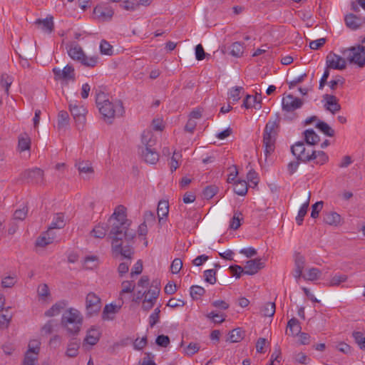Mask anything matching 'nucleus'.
<instances>
[{"label": "nucleus", "mask_w": 365, "mask_h": 365, "mask_svg": "<svg viewBox=\"0 0 365 365\" xmlns=\"http://www.w3.org/2000/svg\"><path fill=\"white\" fill-rule=\"evenodd\" d=\"M126 209L123 205H118L108 219L111 230L108 237L112 240V252L115 257L120 255L130 261L134 255L133 247L129 245L135 236L134 230H130V221L127 219Z\"/></svg>", "instance_id": "obj_1"}, {"label": "nucleus", "mask_w": 365, "mask_h": 365, "mask_svg": "<svg viewBox=\"0 0 365 365\" xmlns=\"http://www.w3.org/2000/svg\"><path fill=\"white\" fill-rule=\"evenodd\" d=\"M96 103L104 120L108 123H111L112 119L115 116H121L124 113L122 102H110L104 92L100 91L96 93Z\"/></svg>", "instance_id": "obj_2"}, {"label": "nucleus", "mask_w": 365, "mask_h": 365, "mask_svg": "<svg viewBox=\"0 0 365 365\" xmlns=\"http://www.w3.org/2000/svg\"><path fill=\"white\" fill-rule=\"evenodd\" d=\"M61 324L66 329L68 335L75 336L81 329L83 317L78 309L69 308L62 314Z\"/></svg>", "instance_id": "obj_3"}, {"label": "nucleus", "mask_w": 365, "mask_h": 365, "mask_svg": "<svg viewBox=\"0 0 365 365\" xmlns=\"http://www.w3.org/2000/svg\"><path fill=\"white\" fill-rule=\"evenodd\" d=\"M280 118L277 115L274 120H269L265 125L263 133V145L264 153L267 156L275 148V141L279 132Z\"/></svg>", "instance_id": "obj_4"}, {"label": "nucleus", "mask_w": 365, "mask_h": 365, "mask_svg": "<svg viewBox=\"0 0 365 365\" xmlns=\"http://www.w3.org/2000/svg\"><path fill=\"white\" fill-rule=\"evenodd\" d=\"M142 143L144 147L141 148V155L144 160L150 164H155L159 160V155L153 146L155 140L152 138L150 132H143L142 134Z\"/></svg>", "instance_id": "obj_5"}, {"label": "nucleus", "mask_w": 365, "mask_h": 365, "mask_svg": "<svg viewBox=\"0 0 365 365\" xmlns=\"http://www.w3.org/2000/svg\"><path fill=\"white\" fill-rule=\"evenodd\" d=\"M350 63H354L362 68L365 66V46H351L342 52Z\"/></svg>", "instance_id": "obj_6"}, {"label": "nucleus", "mask_w": 365, "mask_h": 365, "mask_svg": "<svg viewBox=\"0 0 365 365\" xmlns=\"http://www.w3.org/2000/svg\"><path fill=\"white\" fill-rule=\"evenodd\" d=\"M20 180L27 183H41L43 180V170L38 168L25 170L21 173Z\"/></svg>", "instance_id": "obj_7"}, {"label": "nucleus", "mask_w": 365, "mask_h": 365, "mask_svg": "<svg viewBox=\"0 0 365 365\" xmlns=\"http://www.w3.org/2000/svg\"><path fill=\"white\" fill-rule=\"evenodd\" d=\"M55 81H74L75 70L73 66L67 64L63 69L53 68L52 70Z\"/></svg>", "instance_id": "obj_8"}, {"label": "nucleus", "mask_w": 365, "mask_h": 365, "mask_svg": "<svg viewBox=\"0 0 365 365\" xmlns=\"http://www.w3.org/2000/svg\"><path fill=\"white\" fill-rule=\"evenodd\" d=\"M292 153L298 160L307 163L314 159V155L306 153L304 143L302 141L297 142L291 147Z\"/></svg>", "instance_id": "obj_9"}, {"label": "nucleus", "mask_w": 365, "mask_h": 365, "mask_svg": "<svg viewBox=\"0 0 365 365\" xmlns=\"http://www.w3.org/2000/svg\"><path fill=\"white\" fill-rule=\"evenodd\" d=\"M86 307L87 314L90 316L97 314L101 308L100 297L94 292H90L86 298Z\"/></svg>", "instance_id": "obj_10"}, {"label": "nucleus", "mask_w": 365, "mask_h": 365, "mask_svg": "<svg viewBox=\"0 0 365 365\" xmlns=\"http://www.w3.org/2000/svg\"><path fill=\"white\" fill-rule=\"evenodd\" d=\"M303 101L292 94H288L282 98V111H295L297 109L302 108Z\"/></svg>", "instance_id": "obj_11"}, {"label": "nucleus", "mask_w": 365, "mask_h": 365, "mask_svg": "<svg viewBox=\"0 0 365 365\" xmlns=\"http://www.w3.org/2000/svg\"><path fill=\"white\" fill-rule=\"evenodd\" d=\"M327 68L336 70H344L346 66V60L341 56L330 52L326 58Z\"/></svg>", "instance_id": "obj_12"}, {"label": "nucleus", "mask_w": 365, "mask_h": 365, "mask_svg": "<svg viewBox=\"0 0 365 365\" xmlns=\"http://www.w3.org/2000/svg\"><path fill=\"white\" fill-rule=\"evenodd\" d=\"M69 110L77 123L78 129L83 128L86 123V108L83 106H78L71 103L69 105Z\"/></svg>", "instance_id": "obj_13"}, {"label": "nucleus", "mask_w": 365, "mask_h": 365, "mask_svg": "<svg viewBox=\"0 0 365 365\" xmlns=\"http://www.w3.org/2000/svg\"><path fill=\"white\" fill-rule=\"evenodd\" d=\"M39 349L40 348L37 341H31L29 344V349L25 354L23 365H35Z\"/></svg>", "instance_id": "obj_14"}, {"label": "nucleus", "mask_w": 365, "mask_h": 365, "mask_svg": "<svg viewBox=\"0 0 365 365\" xmlns=\"http://www.w3.org/2000/svg\"><path fill=\"white\" fill-rule=\"evenodd\" d=\"M323 101L325 102L324 108L332 114L339 111L341 108V105L339 103V99L334 95L324 94L323 96Z\"/></svg>", "instance_id": "obj_15"}, {"label": "nucleus", "mask_w": 365, "mask_h": 365, "mask_svg": "<svg viewBox=\"0 0 365 365\" xmlns=\"http://www.w3.org/2000/svg\"><path fill=\"white\" fill-rule=\"evenodd\" d=\"M264 267V264L259 258L248 260L244 267V274L253 275L258 272V271L262 269Z\"/></svg>", "instance_id": "obj_16"}, {"label": "nucleus", "mask_w": 365, "mask_h": 365, "mask_svg": "<svg viewBox=\"0 0 365 365\" xmlns=\"http://www.w3.org/2000/svg\"><path fill=\"white\" fill-rule=\"evenodd\" d=\"M344 21L346 26L352 30H356L365 24V18H361L353 14L346 15Z\"/></svg>", "instance_id": "obj_17"}, {"label": "nucleus", "mask_w": 365, "mask_h": 365, "mask_svg": "<svg viewBox=\"0 0 365 365\" xmlns=\"http://www.w3.org/2000/svg\"><path fill=\"white\" fill-rule=\"evenodd\" d=\"M111 230V225L108 221L107 223H98L91 231V235L95 238L103 239L107 234L108 229Z\"/></svg>", "instance_id": "obj_18"}, {"label": "nucleus", "mask_w": 365, "mask_h": 365, "mask_svg": "<svg viewBox=\"0 0 365 365\" xmlns=\"http://www.w3.org/2000/svg\"><path fill=\"white\" fill-rule=\"evenodd\" d=\"M80 344H81L80 339H78L76 337H73L70 340V341L68 344L66 352V356H68V357L76 356L78 354V349L80 347Z\"/></svg>", "instance_id": "obj_19"}, {"label": "nucleus", "mask_w": 365, "mask_h": 365, "mask_svg": "<svg viewBox=\"0 0 365 365\" xmlns=\"http://www.w3.org/2000/svg\"><path fill=\"white\" fill-rule=\"evenodd\" d=\"M324 222L332 226H338L341 222V216L334 211L327 212L324 215Z\"/></svg>", "instance_id": "obj_20"}, {"label": "nucleus", "mask_w": 365, "mask_h": 365, "mask_svg": "<svg viewBox=\"0 0 365 365\" xmlns=\"http://www.w3.org/2000/svg\"><path fill=\"white\" fill-rule=\"evenodd\" d=\"M287 334L295 336L301 332V327L297 319L293 317L287 323Z\"/></svg>", "instance_id": "obj_21"}, {"label": "nucleus", "mask_w": 365, "mask_h": 365, "mask_svg": "<svg viewBox=\"0 0 365 365\" xmlns=\"http://www.w3.org/2000/svg\"><path fill=\"white\" fill-rule=\"evenodd\" d=\"M68 54L74 61L80 62L81 59H83L85 53L80 46L75 45L68 50Z\"/></svg>", "instance_id": "obj_22"}, {"label": "nucleus", "mask_w": 365, "mask_h": 365, "mask_svg": "<svg viewBox=\"0 0 365 365\" xmlns=\"http://www.w3.org/2000/svg\"><path fill=\"white\" fill-rule=\"evenodd\" d=\"M304 140L307 144L314 145L320 141V137L313 129H308L304 132Z\"/></svg>", "instance_id": "obj_23"}, {"label": "nucleus", "mask_w": 365, "mask_h": 365, "mask_svg": "<svg viewBox=\"0 0 365 365\" xmlns=\"http://www.w3.org/2000/svg\"><path fill=\"white\" fill-rule=\"evenodd\" d=\"M66 306V303L65 302H58L45 312V315L48 317L58 315L65 309Z\"/></svg>", "instance_id": "obj_24"}, {"label": "nucleus", "mask_w": 365, "mask_h": 365, "mask_svg": "<svg viewBox=\"0 0 365 365\" xmlns=\"http://www.w3.org/2000/svg\"><path fill=\"white\" fill-rule=\"evenodd\" d=\"M100 339V333L97 329H91L87 331L86 338L84 339V343L89 345H95L98 343Z\"/></svg>", "instance_id": "obj_25"}, {"label": "nucleus", "mask_w": 365, "mask_h": 365, "mask_svg": "<svg viewBox=\"0 0 365 365\" xmlns=\"http://www.w3.org/2000/svg\"><path fill=\"white\" fill-rule=\"evenodd\" d=\"M36 24H38L41 26V29L48 33H51L53 30V17L46 18L45 19H37L36 21Z\"/></svg>", "instance_id": "obj_26"}, {"label": "nucleus", "mask_w": 365, "mask_h": 365, "mask_svg": "<svg viewBox=\"0 0 365 365\" xmlns=\"http://www.w3.org/2000/svg\"><path fill=\"white\" fill-rule=\"evenodd\" d=\"M169 212V205L168 202L165 200H160L158 205L157 214L159 218V222L166 217L168 215Z\"/></svg>", "instance_id": "obj_27"}, {"label": "nucleus", "mask_w": 365, "mask_h": 365, "mask_svg": "<svg viewBox=\"0 0 365 365\" xmlns=\"http://www.w3.org/2000/svg\"><path fill=\"white\" fill-rule=\"evenodd\" d=\"M248 190L247 182L245 180H237L234 184L233 190L238 195L244 196Z\"/></svg>", "instance_id": "obj_28"}, {"label": "nucleus", "mask_w": 365, "mask_h": 365, "mask_svg": "<svg viewBox=\"0 0 365 365\" xmlns=\"http://www.w3.org/2000/svg\"><path fill=\"white\" fill-rule=\"evenodd\" d=\"M80 173L91 175L94 173L91 163L89 161H81L76 164Z\"/></svg>", "instance_id": "obj_29"}, {"label": "nucleus", "mask_w": 365, "mask_h": 365, "mask_svg": "<svg viewBox=\"0 0 365 365\" xmlns=\"http://www.w3.org/2000/svg\"><path fill=\"white\" fill-rule=\"evenodd\" d=\"M18 146L21 152L30 149L31 138L26 133H24L19 136Z\"/></svg>", "instance_id": "obj_30"}, {"label": "nucleus", "mask_w": 365, "mask_h": 365, "mask_svg": "<svg viewBox=\"0 0 365 365\" xmlns=\"http://www.w3.org/2000/svg\"><path fill=\"white\" fill-rule=\"evenodd\" d=\"M245 332L240 329H234L229 333L227 341L232 343L239 342L244 337Z\"/></svg>", "instance_id": "obj_31"}, {"label": "nucleus", "mask_w": 365, "mask_h": 365, "mask_svg": "<svg viewBox=\"0 0 365 365\" xmlns=\"http://www.w3.org/2000/svg\"><path fill=\"white\" fill-rule=\"evenodd\" d=\"M66 222L64 215L62 212L57 213L49 227L53 229H62L65 227Z\"/></svg>", "instance_id": "obj_32"}, {"label": "nucleus", "mask_w": 365, "mask_h": 365, "mask_svg": "<svg viewBox=\"0 0 365 365\" xmlns=\"http://www.w3.org/2000/svg\"><path fill=\"white\" fill-rule=\"evenodd\" d=\"M94 12L103 19H111L114 14L113 9L110 7H96L94 9Z\"/></svg>", "instance_id": "obj_33"}, {"label": "nucleus", "mask_w": 365, "mask_h": 365, "mask_svg": "<svg viewBox=\"0 0 365 365\" xmlns=\"http://www.w3.org/2000/svg\"><path fill=\"white\" fill-rule=\"evenodd\" d=\"M9 309L10 307L6 308V313L0 315V329H7L10 324L13 316L8 312Z\"/></svg>", "instance_id": "obj_34"}, {"label": "nucleus", "mask_w": 365, "mask_h": 365, "mask_svg": "<svg viewBox=\"0 0 365 365\" xmlns=\"http://www.w3.org/2000/svg\"><path fill=\"white\" fill-rule=\"evenodd\" d=\"M69 124V115L65 110H61L58 115V128L62 129Z\"/></svg>", "instance_id": "obj_35"}, {"label": "nucleus", "mask_w": 365, "mask_h": 365, "mask_svg": "<svg viewBox=\"0 0 365 365\" xmlns=\"http://www.w3.org/2000/svg\"><path fill=\"white\" fill-rule=\"evenodd\" d=\"M316 128L327 136L333 137L334 135V130L324 121H319L316 125Z\"/></svg>", "instance_id": "obj_36"}, {"label": "nucleus", "mask_w": 365, "mask_h": 365, "mask_svg": "<svg viewBox=\"0 0 365 365\" xmlns=\"http://www.w3.org/2000/svg\"><path fill=\"white\" fill-rule=\"evenodd\" d=\"M260 102L261 100L257 101V96L254 97L252 96L247 95L243 101L242 106L246 108L255 107L256 109H259L261 106H259V108H257L256 104L257 103L260 105Z\"/></svg>", "instance_id": "obj_37"}, {"label": "nucleus", "mask_w": 365, "mask_h": 365, "mask_svg": "<svg viewBox=\"0 0 365 365\" xmlns=\"http://www.w3.org/2000/svg\"><path fill=\"white\" fill-rule=\"evenodd\" d=\"M244 51L243 43L236 41L231 45L230 54L235 57H240Z\"/></svg>", "instance_id": "obj_38"}, {"label": "nucleus", "mask_w": 365, "mask_h": 365, "mask_svg": "<svg viewBox=\"0 0 365 365\" xmlns=\"http://www.w3.org/2000/svg\"><path fill=\"white\" fill-rule=\"evenodd\" d=\"M261 312L264 317H272L275 313V304L274 302H267L261 308Z\"/></svg>", "instance_id": "obj_39"}, {"label": "nucleus", "mask_w": 365, "mask_h": 365, "mask_svg": "<svg viewBox=\"0 0 365 365\" xmlns=\"http://www.w3.org/2000/svg\"><path fill=\"white\" fill-rule=\"evenodd\" d=\"M347 279L348 277L346 274H335L330 279L328 285L331 287L339 286L341 283L345 282Z\"/></svg>", "instance_id": "obj_40"}, {"label": "nucleus", "mask_w": 365, "mask_h": 365, "mask_svg": "<svg viewBox=\"0 0 365 365\" xmlns=\"http://www.w3.org/2000/svg\"><path fill=\"white\" fill-rule=\"evenodd\" d=\"M311 155L315 156L314 160L317 159L316 163L319 165L324 164L329 159L328 155L322 150H312Z\"/></svg>", "instance_id": "obj_41"}, {"label": "nucleus", "mask_w": 365, "mask_h": 365, "mask_svg": "<svg viewBox=\"0 0 365 365\" xmlns=\"http://www.w3.org/2000/svg\"><path fill=\"white\" fill-rule=\"evenodd\" d=\"M122 289L120 292V299L123 300V295L130 293L134 290L135 284L132 281H123L121 284Z\"/></svg>", "instance_id": "obj_42"}, {"label": "nucleus", "mask_w": 365, "mask_h": 365, "mask_svg": "<svg viewBox=\"0 0 365 365\" xmlns=\"http://www.w3.org/2000/svg\"><path fill=\"white\" fill-rule=\"evenodd\" d=\"M190 296L193 299H198L205 294V290L203 287L197 285H192L190 287Z\"/></svg>", "instance_id": "obj_43"}, {"label": "nucleus", "mask_w": 365, "mask_h": 365, "mask_svg": "<svg viewBox=\"0 0 365 365\" xmlns=\"http://www.w3.org/2000/svg\"><path fill=\"white\" fill-rule=\"evenodd\" d=\"M98 62V58L97 56H87L86 54H84L83 59L80 61L83 66L90 68L95 67Z\"/></svg>", "instance_id": "obj_44"}, {"label": "nucleus", "mask_w": 365, "mask_h": 365, "mask_svg": "<svg viewBox=\"0 0 365 365\" xmlns=\"http://www.w3.org/2000/svg\"><path fill=\"white\" fill-rule=\"evenodd\" d=\"M310 197H311V192H309L306 194L305 197H304V202L303 203V205H302V207H300L299 212H298V216L299 217H304V216L307 215V210H308V207H309V202H310Z\"/></svg>", "instance_id": "obj_45"}, {"label": "nucleus", "mask_w": 365, "mask_h": 365, "mask_svg": "<svg viewBox=\"0 0 365 365\" xmlns=\"http://www.w3.org/2000/svg\"><path fill=\"white\" fill-rule=\"evenodd\" d=\"M321 274V271L317 268H311L308 270V272L303 275V278L305 280L314 281L319 278Z\"/></svg>", "instance_id": "obj_46"}, {"label": "nucleus", "mask_w": 365, "mask_h": 365, "mask_svg": "<svg viewBox=\"0 0 365 365\" xmlns=\"http://www.w3.org/2000/svg\"><path fill=\"white\" fill-rule=\"evenodd\" d=\"M353 337L360 349L365 350V335L361 331H354Z\"/></svg>", "instance_id": "obj_47"}, {"label": "nucleus", "mask_w": 365, "mask_h": 365, "mask_svg": "<svg viewBox=\"0 0 365 365\" xmlns=\"http://www.w3.org/2000/svg\"><path fill=\"white\" fill-rule=\"evenodd\" d=\"M100 51L102 54L111 56L113 54V46L106 40H102L100 43Z\"/></svg>", "instance_id": "obj_48"}, {"label": "nucleus", "mask_w": 365, "mask_h": 365, "mask_svg": "<svg viewBox=\"0 0 365 365\" xmlns=\"http://www.w3.org/2000/svg\"><path fill=\"white\" fill-rule=\"evenodd\" d=\"M12 82V77L9 76L8 74L4 73L1 75L0 83L2 87L5 88V91L7 95L9 94V89Z\"/></svg>", "instance_id": "obj_49"}, {"label": "nucleus", "mask_w": 365, "mask_h": 365, "mask_svg": "<svg viewBox=\"0 0 365 365\" xmlns=\"http://www.w3.org/2000/svg\"><path fill=\"white\" fill-rule=\"evenodd\" d=\"M218 187L215 185L207 186L203 190V195L206 199H211L217 192Z\"/></svg>", "instance_id": "obj_50"}, {"label": "nucleus", "mask_w": 365, "mask_h": 365, "mask_svg": "<svg viewBox=\"0 0 365 365\" xmlns=\"http://www.w3.org/2000/svg\"><path fill=\"white\" fill-rule=\"evenodd\" d=\"M294 266L298 269L303 270L305 267V258L300 253L294 255Z\"/></svg>", "instance_id": "obj_51"}, {"label": "nucleus", "mask_w": 365, "mask_h": 365, "mask_svg": "<svg viewBox=\"0 0 365 365\" xmlns=\"http://www.w3.org/2000/svg\"><path fill=\"white\" fill-rule=\"evenodd\" d=\"M216 271L215 269H207L204 272L205 280L211 284H214L216 282Z\"/></svg>", "instance_id": "obj_52"}, {"label": "nucleus", "mask_w": 365, "mask_h": 365, "mask_svg": "<svg viewBox=\"0 0 365 365\" xmlns=\"http://www.w3.org/2000/svg\"><path fill=\"white\" fill-rule=\"evenodd\" d=\"M345 83V79L341 76H336V78L331 80L329 82V86L331 91H335L337 88V86L339 85L343 86Z\"/></svg>", "instance_id": "obj_53"}, {"label": "nucleus", "mask_w": 365, "mask_h": 365, "mask_svg": "<svg viewBox=\"0 0 365 365\" xmlns=\"http://www.w3.org/2000/svg\"><path fill=\"white\" fill-rule=\"evenodd\" d=\"M123 304V302L122 301V304L119 306L114 305L113 304H106L103 309V318L106 319L105 316L108 314L117 312L120 309Z\"/></svg>", "instance_id": "obj_54"}, {"label": "nucleus", "mask_w": 365, "mask_h": 365, "mask_svg": "<svg viewBox=\"0 0 365 365\" xmlns=\"http://www.w3.org/2000/svg\"><path fill=\"white\" fill-rule=\"evenodd\" d=\"M243 90L242 87L236 86L233 88L230 93V98L232 102H237L240 99V93Z\"/></svg>", "instance_id": "obj_55"}, {"label": "nucleus", "mask_w": 365, "mask_h": 365, "mask_svg": "<svg viewBox=\"0 0 365 365\" xmlns=\"http://www.w3.org/2000/svg\"><path fill=\"white\" fill-rule=\"evenodd\" d=\"M27 213H28V208H27V207L24 206L21 209H18L14 212V219L24 220L26 217Z\"/></svg>", "instance_id": "obj_56"}, {"label": "nucleus", "mask_w": 365, "mask_h": 365, "mask_svg": "<svg viewBox=\"0 0 365 365\" xmlns=\"http://www.w3.org/2000/svg\"><path fill=\"white\" fill-rule=\"evenodd\" d=\"M160 310L159 307L155 309L149 317V324L151 327H154L159 321Z\"/></svg>", "instance_id": "obj_57"}, {"label": "nucleus", "mask_w": 365, "mask_h": 365, "mask_svg": "<svg viewBox=\"0 0 365 365\" xmlns=\"http://www.w3.org/2000/svg\"><path fill=\"white\" fill-rule=\"evenodd\" d=\"M323 207V202L319 201L312 205V212L311 217L312 218H317L319 217V213L322 210Z\"/></svg>", "instance_id": "obj_58"}, {"label": "nucleus", "mask_w": 365, "mask_h": 365, "mask_svg": "<svg viewBox=\"0 0 365 365\" xmlns=\"http://www.w3.org/2000/svg\"><path fill=\"white\" fill-rule=\"evenodd\" d=\"M242 214L240 212H235L233 217L230 222V228L232 230H237L240 226V216Z\"/></svg>", "instance_id": "obj_59"}, {"label": "nucleus", "mask_w": 365, "mask_h": 365, "mask_svg": "<svg viewBox=\"0 0 365 365\" xmlns=\"http://www.w3.org/2000/svg\"><path fill=\"white\" fill-rule=\"evenodd\" d=\"M207 317L209 319H211L212 320V322L216 324H220L225 320V314H220L217 313H215L214 312L209 313L207 315Z\"/></svg>", "instance_id": "obj_60"}, {"label": "nucleus", "mask_w": 365, "mask_h": 365, "mask_svg": "<svg viewBox=\"0 0 365 365\" xmlns=\"http://www.w3.org/2000/svg\"><path fill=\"white\" fill-rule=\"evenodd\" d=\"M47 235H46L43 232L39 236L36 241V246L44 247L46 245L51 244V242L48 241L47 239Z\"/></svg>", "instance_id": "obj_61"}, {"label": "nucleus", "mask_w": 365, "mask_h": 365, "mask_svg": "<svg viewBox=\"0 0 365 365\" xmlns=\"http://www.w3.org/2000/svg\"><path fill=\"white\" fill-rule=\"evenodd\" d=\"M182 267V262L180 259L175 258L170 266L172 273L178 274Z\"/></svg>", "instance_id": "obj_62"}, {"label": "nucleus", "mask_w": 365, "mask_h": 365, "mask_svg": "<svg viewBox=\"0 0 365 365\" xmlns=\"http://www.w3.org/2000/svg\"><path fill=\"white\" fill-rule=\"evenodd\" d=\"M156 344L162 347H167L170 344V338L165 335H159L155 340Z\"/></svg>", "instance_id": "obj_63"}, {"label": "nucleus", "mask_w": 365, "mask_h": 365, "mask_svg": "<svg viewBox=\"0 0 365 365\" xmlns=\"http://www.w3.org/2000/svg\"><path fill=\"white\" fill-rule=\"evenodd\" d=\"M16 282V280L13 277H6L2 279L1 286L4 288H11L12 287Z\"/></svg>", "instance_id": "obj_64"}]
</instances>
